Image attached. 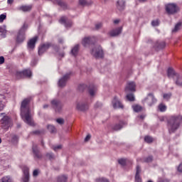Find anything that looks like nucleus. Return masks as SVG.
Masks as SVG:
<instances>
[{
	"instance_id": "44",
	"label": "nucleus",
	"mask_w": 182,
	"mask_h": 182,
	"mask_svg": "<svg viewBox=\"0 0 182 182\" xmlns=\"http://www.w3.org/2000/svg\"><path fill=\"white\" fill-rule=\"evenodd\" d=\"M144 141H146V143L150 144L153 141V137L150 136H146L144 137Z\"/></svg>"
},
{
	"instance_id": "53",
	"label": "nucleus",
	"mask_w": 182,
	"mask_h": 182,
	"mask_svg": "<svg viewBox=\"0 0 182 182\" xmlns=\"http://www.w3.org/2000/svg\"><path fill=\"white\" fill-rule=\"evenodd\" d=\"M60 149H62V145H58L54 146L53 150H54V151H58V150H60Z\"/></svg>"
},
{
	"instance_id": "45",
	"label": "nucleus",
	"mask_w": 182,
	"mask_h": 182,
	"mask_svg": "<svg viewBox=\"0 0 182 182\" xmlns=\"http://www.w3.org/2000/svg\"><path fill=\"white\" fill-rule=\"evenodd\" d=\"M159 109L160 112H166L167 110V107L163 104L159 105Z\"/></svg>"
},
{
	"instance_id": "11",
	"label": "nucleus",
	"mask_w": 182,
	"mask_h": 182,
	"mask_svg": "<svg viewBox=\"0 0 182 182\" xmlns=\"http://www.w3.org/2000/svg\"><path fill=\"white\" fill-rule=\"evenodd\" d=\"M156 102H157V99H156V97H154V95H153V93H149L147 95V97H146L143 100V103H146V105H148V106H151Z\"/></svg>"
},
{
	"instance_id": "63",
	"label": "nucleus",
	"mask_w": 182,
	"mask_h": 182,
	"mask_svg": "<svg viewBox=\"0 0 182 182\" xmlns=\"http://www.w3.org/2000/svg\"><path fill=\"white\" fill-rule=\"evenodd\" d=\"M7 3L9 4H14V0H7Z\"/></svg>"
},
{
	"instance_id": "59",
	"label": "nucleus",
	"mask_w": 182,
	"mask_h": 182,
	"mask_svg": "<svg viewBox=\"0 0 182 182\" xmlns=\"http://www.w3.org/2000/svg\"><path fill=\"white\" fill-rule=\"evenodd\" d=\"M90 134H88L86 136V137L85 138V141H89V140H90Z\"/></svg>"
},
{
	"instance_id": "38",
	"label": "nucleus",
	"mask_w": 182,
	"mask_h": 182,
	"mask_svg": "<svg viewBox=\"0 0 182 182\" xmlns=\"http://www.w3.org/2000/svg\"><path fill=\"white\" fill-rule=\"evenodd\" d=\"M154 159L153 156L150 155L148 157L144 158V163H151Z\"/></svg>"
},
{
	"instance_id": "13",
	"label": "nucleus",
	"mask_w": 182,
	"mask_h": 182,
	"mask_svg": "<svg viewBox=\"0 0 182 182\" xmlns=\"http://www.w3.org/2000/svg\"><path fill=\"white\" fill-rule=\"evenodd\" d=\"M76 109L79 112H86L89 109V105H87V103L80 102L77 103Z\"/></svg>"
},
{
	"instance_id": "4",
	"label": "nucleus",
	"mask_w": 182,
	"mask_h": 182,
	"mask_svg": "<svg viewBox=\"0 0 182 182\" xmlns=\"http://www.w3.org/2000/svg\"><path fill=\"white\" fill-rule=\"evenodd\" d=\"M1 116H3L0 120L1 127L3 128L4 130H8L9 127H11L12 123L11 117H9L8 115H5V113H1Z\"/></svg>"
},
{
	"instance_id": "21",
	"label": "nucleus",
	"mask_w": 182,
	"mask_h": 182,
	"mask_svg": "<svg viewBox=\"0 0 182 182\" xmlns=\"http://www.w3.org/2000/svg\"><path fill=\"white\" fill-rule=\"evenodd\" d=\"M173 80L176 86L182 87V76L180 75V73L176 77H173Z\"/></svg>"
},
{
	"instance_id": "28",
	"label": "nucleus",
	"mask_w": 182,
	"mask_h": 182,
	"mask_svg": "<svg viewBox=\"0 0 182 182\" xmlns=\"http://www.w3.org/2000/svg\"><path fill=\"white\" fill-rule=\"evenodd\" d=\"M124 125V122L123 121H120L119 124H116L112 127V130H114L115 132L122 130V129H123Z\"/></svg>"
},
{
	"instance_id": "5",
	"label": "nucleus",
	"mask_w": 182,
	"mask_h": 182,
	"mask_svg": "<svg viewBox=\"0 0 182 182\" xmlns=\"http://www.w3.org/2000/svg\"><path fill=\"white\" fill-rule=\"evenodd\" d=\"M49 48H53L55 50H58L59 49V47H58V46L55 44H52L51 43H46L39 47L38 55H43V53H45V51L48 50Z\"/></svg>"
},
{
	"instance_id": "3",
	"label": "nucleus",
	"mask_w": 182,
	"mask_h": 182,
	"mask_svg": "<svg viewBox=\"0 0 182 182\" xmlns=\"http://www.w3.org/2000/svg\"><path fill=\"white\" fill-rule=\"evenodd\" d=\"M27 29H28V24L24 23V24L19 29L17 33V36L16 39V43H23V41H25L26 39L25 33Z\"/></svg>"
},
{
	"instance_id": "19",
	"label": "nucleus",
	"mask_w": 182,
	"mask_h": 182,
	"mask_svg": "<svg viewBox=\"0 0 182 182\" xmlns=\"http://www.w3.org/2000/svg\"><path fill=\"white\" fill-rule=\"evenodd\" d=\"M59 22L63 23L65 28H71L72 25H73L72 21L66 19V17H61Z\"/></svg>"
},
{
	"instance_id": "12",
	"label": "nucleus",
	"mask_w": 182,
	"mask_h": 182,
	"mask_svg": "<svg viewBox=\"0 0 182 182\" xmlns=\"http://www.w3.org/2000/svg\"><path fill=\"white\" fill-rule=\"evenodd\" d=\"M53 4L54 5H58V6H60L63 11L70 9V7L68 3H66V1H63V0H53Z\"/></svg>"
},
{
	"instance_id": "60",
	"label": "nucleus",
	"mask_w": 182,
	"mask_h": 182,
	"mask_svg": "<svg viewBox=\"0 0 182 182\" xmlns=\"http://www.w3.org/2000/svg\"><path fill=\"white\" fill-rule=\"evenodd\" d=\"M178 171L180 173H182V163L178 166Z\"/></svg>"
},
{
	"instance_id": "61",
	"label": "nucleus",
	"mask_w": 182,
	"mask_h": 182,
	"mask_svg": "<svg viewBox=\"0 0 182 182\" xmlns=\"http://www.w3.org/2000/svg\"><path fill=\"white\" fill-rule=\"evenodd\" d=\"M59 56H60L61 58H65V52L59 53Z\"/></svg>"
},
{
	"instance_id": "55",
	"label": "nucleus",
	"mask_w": 182,
	"mask_h": 182,
	"mask_svg": "<svg viewBox=\"0 0 182 182\" xmlns=\"http://www.w3.org/2000/svg\"><path fill=\"white\" fill-rule=\"evenodd\" d=\"M39 174V171L38 169H35L33 172V177H36Z\"/></svg>"
},
{
	"instance_id": "33",
	"label": "nucleus",
	"mask_w": 182,
	"mask_h": 182,
	"mask_svg": "<svg viewBox=\"0 0 182 182\" xmlns=\"http://www.w3.org/2000/svg\"><path fill=\"white\" fill-rule=\"evenodd\" d=\"M0 33L2 38H6V26L0 27Z\"/></svg>"
},
{
	"instance_id": "62",
	"label": "nucleus",
	"mask_w": 182,
	"mask_h": 182,
	"mask_svg": "<svg viewBox=\"0 0 182 182\" xmlns=\"http://www.w3.org/2000/svg\"><path fill=\"white\" fill-rule=\"evenodd\" d=\"M58 43L63 44V38H58Z\"/></svg>"
},
{
	"instance_id": "16",
	"label": "nucleus",
	"mask_w": 182,
	"mask_h": 182,
	"mask_svg": "<svg viewBox=\"0 0 182 182\" xmlns=\"http://www.w3.org/2000/svg\"><path fill=\"white\" fill-rule=\"evenodd\" d=\"M122 31H123L122 27H118V28L109 31V33L112 38H114L115 36H119V35H120V33H122Z\"/></svg>"
},
{
	"instance_id": "18",
	"label": "nucleus",
	"mask_w": 182,
	"mask_h": 182,
	"mask_svg": "<svg viewBox=\"0 0 182 182\" xmlns=\"http://www.w3.org/2000/svg\"><path fill=\"white\" fill-rule=\"evenodd\" d=\"M125 92L127 93L129 92H136V83L134 82H128L125 87Z\"/></svg>"
},
{
	"instance_id": "34",
	"label": "nucleus",
	"mask_w": 182,
	"mask_h": 182,
	"mask_svg": "<svg viewBox=\"0 0 182 182\" xmlns=\"http://www.w3.org/2000/svg\"><path fill=\"white\" fill-rule=\"evenodd\" d=\"M57 182H68V176L63 175L58 178Z\"/></svg>"
},
{
	"instance_id": "64",
	"label": "nucleus",
	"mask_w": 182,
	"mask_h": 182,
	"mask_svg": "<svg viewBox=\"0 0 182 182\" xmlns=\"http://www.w3.org/2000/svg\"><path fill=\"white\" fill-rule=\"evenodd\" d=\"M119 22H120L119 20H114V23H115V24L119 23Z\"/></svg>"
},
{
	"instance_id": "50",
	"label": "nucleus",
	"mask_w": 182,
	"mask_h": 182,
	"mask_svg": "<svg viewBox=\"0 0 182 182\" xmlns=\"http://www.w3.org/2000/svg\"><path fill=\"white\" fill-rule=\"evenodd\" d=\"M57 123H58V124H65V119H63V118H58L56 119Z\"/></svg>"
},
{
	"instance_id": "58",
	"label": "nucleus",
	"mask_w": 182,
	"mask_h": 182,
	"mask_svg": "<svg viewBox=\"0 0 182 182\" xmlns=\"http://www.w3.org/2000/svg\"><path fill=\"white\" fill-rule=\"evenodd\" d=\"M5 105H4V102L2 101H0V112L2 111L3 109H4Z\"/></svg>"
},
{
	"instance_id": "46",
	"label": "nucleus",
	"mask_w": 182,
	"mask_h": 182,
	"mask_svg": "<svg viewBox=\"0 0 182 182\" xmlns=\"http://www.w3.org/2000/svg\"><path fill=\"white\" fill-rule=\"evenodd\" d=\"M163 97H164V99H165V100H170V99L171 97V92H169L167 94H164Z\"/></svg>"
},
{
	"instance_id": "42",
	"label": "nucleus",
	"mask_w": 182,
	"mask_h": 182,
	"mask_svg": "<svg viewBox=\"0 0 182 182\" xmlns=\"http://www.w3.org/2000/svg\"><path fill=\"white\" fill-rule=\"evenodd\" d=\"M118 163L119 164H120L121 166H126V163H127V159H120L118 160Z\"/></svg>"
},
{
	"instance_id": "2",
	"label": "nucleus",
	"mask_w": 182,
	"mask_h": 182,
	"mask_svg": "<svg viewBox=\"0 0 182 182\" xmlns=\"http://www.w3.org/2000/svg\"><path fill=\"white\" fill-rule=\"evenodd\" d=\"M182 122L181 115H172L167 120V127L169 134L176 133V130H178L180 124Z\"/></svg>"
},
{
	"instance_id": "49",
	"label": "nucleus",
	"mask_w": 182,
	"mask_h": 182,
	"mask_svg": "<svg viewBox=\"0 0 182 182\" xmlns=\"http://www.w3.org/2000/svg\"><path fill=\"white\" fill-rule=\"evenodd\" d=\"M96 182H109V181L106 178H100L96 179Z\"/></svg>"
},
{
	"instance_id": "29",
	"label": "nucleus",
	"mask_w": 182,
	"mask_h": 182,
	"mask_svg": "<svg viewBox=\"0 0 182 182\" xmlns=\"http://www.w3.org/2000/svg\"><path fill=\"white\" fill-rule=\"evenodd\" d=\"M88 93L90 96H95V93H96V87L95 85H90L88 87Z\"/></svg>"
},
{
	"instance_id": "39",
	"label": "nucleus",
	"mask_w": 182,
	"mask_h": 182,
	"mask_svg": "<svg viewBox=\"0 0 182 182\" xmlns=\"http://www.w3.org/2000/svg\"><path fill=\"white\" fill-rule=\"evenodd\" d=\"M134 111H135L136 113H139V112H141L143 109V107L140 105H134L133 106Z\"/></svg>"
},
{
	"instance_id": "30",
	"label": "nucleus",
	"mask_w": 182,
	"mask_h": 182,
	"mask_svg": "<svg viewBox=\"0 0 182 182\" xmlns=\"http://www.w3.org/2000/svg\"><path fill=\"white\" fill-rule=\"evenodd\" d=\"M182 28V22L179 21L175 25L174 28L172 30L173 33H176V32H178Z\"/></svg>"
},
{
	"instance_id": "8",
	"label": "nucleus",
	"mask_w": 182,
	"mask_h": 182,
	"mask_svg": "<svg viewBox=\"0 0 182 182\" xmlns=\"http://www.w3.org/2000/svg\"><path fill=\"white\" fill-rule=\"evenodd\" d=\"M52 107L55 110L56 112L60 113L62 110V107H63V104L60 100L58 99L52 100L51 102Z\"/></svg>"
},
{
	"instance_id": "1",
	"label": "nucleus",
	"mask_w": 182,
	"mask_h": 182,
	"mask_svg": "<svg viewBox=\"0 0 182 182\" xmlns=\"http://www.w3.org/2000/svg\"><path fill=\"white\" fill-rule=\"evenodd\" d=\"M29 103H31V97L24 99L21 105V116L23 119L25 123L29 126H34L32 117H31V109L29 108Z\"/></svg>"
},
{
	"instance_id": "10",
	"label": "nucleus",
	"mask_w": 182,
	"mask_h": 182,
	"mask_svg": "<svg viewBox=\"0 0 182 182\" xmlns=\"http://www.w3.org/2000/svg\"><path fill=\"white\" fill-rule=\"evenodd\" d=\"M70 76H72V72L68 73L65 75H64L63 77H61L58 80L59 87H65V86H66V83H68V80L70 79Z\"/></svg>"
},
{
	"instance_id": "52",
	"label": "nucleus",
	"mask_w": 182,
	"mask_h": 182,
	"mask_svg": "<svg viewBox=\"0 0 182 182\" xmlns=\"http://www.w3.org/2000/svg\"><path fill=\"white\" fill-rule=\"evenodd\" d=\"M18 140V136L13 135L11 137V141L12 143H16V141Z\"/></svg>"
},
{
	"instance_id": "6",
	"label": "nucleus",
	"mask_w": 182,
	"mask_h": 182,
	"mask_svg": "<svg viewBox=\"0 0 182 182\" xmlns=\"http://www.w3.org/2000/svg\"><path fill=\"white\" fill-rule=\"evenodd\" d=\"M90 53L96 59L103 58V49L100 46H95L90 51Z\"/></svg>"
},
{
	"instance_id": "32",
	"label": "nucleus",
	"mask_w": 182,
	"mask_h": 182,
	"mask_svg": "<svg viewBox=\"0 0 182 182\" xmlns=\"http://www.w3.org/2000/svg\"><path fill=\"white\" fill-rule=\"evenodd\" d=\"M20 10L23 11V12H29V11H32V6L31 5L21 6L20 7Z\"/></svg>"
},
{
	"instance_id": "54",
	"label": "nucleus",
	"mask_w": 182,
	"mask_h": 182,
	"mask_svg": "<svg viewBox=\"0 0 182 182\" xmlns=\"http://www.w3.org/2000/svg\"><path fill=\"white\" fill-rule=\"evenodd\" d=\"M37 63H38V60H36V58H34L31 61V66H36Z\"/></svg>"
},
{
	"instance_id": "35",
	"label": "nucleus",
	"mask_w": 182,
	"mask_h": 182,
	"mask_svg": "<svg viewBox=\"0 0 182 182\" xmlns=\"http://www.w3.org/2000/svg\"><path fill=\"white\" fill-rule=\"evenodd\" d=\"M48 130L50 132V133H56V127L52 124H48L47 126Z\"/></svg>"
},
{
	"instance_id": "23",
	"label": "nucleus",
	"mask_w": 182,
	"mask_h": 182,
	"mask_svg": "<svg viewBox=\"0 0 182 182\" xmlns=\"http://www.w3.org/2000/svg\"><path fill=\"white\" fill-rule=\"evenodd\" d=\"M36 42H38V36H35L33 38L30 39L28 42V48L30 49H34L35 45H36Z\"/></svg>"
},
{
	"instance_id": "7",
	"label": "nucleus",
	"mask_w": 182,
	"mask_h": 182,
	"mask_svg": "<svg viewBox=\"0 0 182 182\" xmlns=\"http://www.w3.org/2000/svg\"><path fill=\"white\" fill-rule=\"evenodd\" d=\"M32 71L31 70H24L23 71H17L16 73V77L17 79H23V77H31Z\"/></svg>"
},
{
	"instance_id": "37",
	"label": "nucleus",
	"mask_w": 182,
	"mask_h": 182,
	"mask_svg": "<svg viewBox=\"0 0 182 182\" xmlns=\"http://www.w3.org/2000/svg\"><path fill=\"white\" fill-rule=\"evenodd\" d=\"M127 99L129 102H134V100H135L134 94L129 93V94L127 95Z\"/></svg>"
},
{
	"instance_id": "57",
	"label": "nucleus",
	"mask_w": 182,
	"mask_h": 182,
	"mask_svg": "<svg viewBox=\"0 0 182 182\" xmlns=\"http://www.w3.org/2000/svg\"><path fill=\"white\" fill-rule=\"evenodd\" d=\"M95 109H97L99 107H102V103L97 102L95 105Z\"/></svg>"
},
{
	"instance_id": "31",
	"label": "nucleus",
	"mask_w": 182,
	"mask_h": 182,
	"mask_svg": "<svg viewBox=\"0 0 182 182\" xmlns=\"http://www.w3.org/2000/svg\"><path fill=\"white\" fill-rule=\"evenodd\" d=\"M79 4L81 6H88L89 5H92V1L91 0H79Z\"/></svg>"
},
{
	"instance_id": "26",
	"label": "nucleus",
	"mask_w": 182,
	"mask_h": 182,
	"mask_svg": "<svg viewBox=\"0 0 182 182\" xmlns=\"http://www.w3.org/2000/svg\"><path fill=\"white\" fill-rule=\"evenodd\" d=\"M80 49V46L79 44L75 45L70 51V54L74 56V58H76L77 56V53H79V50Z\"/></svg>"
},
{
	"instance_id": "24",
	"label": "nucleus",
	"mask_w": 182,
	"mask_h": 182,
	"mask_svg": "<svg viewBox=\"0 0 182 182\" xmlns=\"http://www.w3.org/2000/svg\"><path fill=\"white\" fill-rule=\"evenodd\" d=\"M33 153L34 154V157H36V159H42V154H41L39 149H38V145H33Z\"/></svg>"
},
{
	"instance_id": "56",
	"label": "nucleus",
	"mask_w": 182,
	"mask_h": 182,
	"mask_svg": "<svg viewBox=\"0 0 182 182\" xmlns=\"http://www.w3.org/2000/svg\"><path fill=\"white\" fill-rule=\"evenodd\" d=\"M3 63H5V58L0 56V65H3Z\"/></svg>"
},
{
	"instance_id": "15",
	"label": "nucleus",
	"mask_w": 182,
	"mask_h": 182,
	"mask_svg": "<svg viewBox=\"0 0 182 182\" xmlns=\"http://www.w3.org/2000/svg\"><path fill=\"white\" fill-rule=\"evenodd\" d=\"M112 106L114 109H123V104L119 100L117 97H114L112 100Z\"/></svg>"
},
{
	"instance_id": "36",
	"label": "nucleus",
	"mask_w": 182,
	"mask_h": 182,
	"mask_svg": "<svg viewBox=\"0 0 182 182\" xmlns=\"http://www.w3.org/2000/svg\"><path fill=\"white\" fill-rule=\"evenodd\" d=\"M31 134H36L37 136H40V134H45V129L33 131L31 132Z\"/></svg>"
},
{
	"instance_id": "48",
	"label": "nucleus",
	"mask_w": 182,
	"mask_h": 182,
	"mask_svg": "<svg viewBox=\"0 0 182 182\" xmlns=\"http://www.w3.org/2000/svg\"><path fill=\"white\" fill-rule=\"evenodd\" d=\"M5 19H6V14H3L0 15V23H2V22H4V21H5Z\"/></svg>"
},
{
	"instance_id": "9",
	"label": "nucleus",
	"mask_w": 182,
	"mask_h": 182,
	"mask_svg": "<svg viewBox=\"0 0 182 182\" xmlns=\"http://www.w3.org/2000/svg\"><path fill=\"white\" fill-rule=\"evenodd\" d=\"M165 8L168 15H174V14H177L178 11V8L176 4H166Z\"/></svg>"
},
{
	"instance_id": "40",
	"label": "nucleus",
	"mask_w": 182,
	"mask_h": 182,
	"mask_svg": "<svg viewBox=\"0 0 182 182\" xmlns=\"http://www.w3.org/2000/svg\"><path fill=\"white\" fill-rule=\"evenodd\" d=\"M87 88V85H86L85 84H80L78 86V90H80V92H84L85 89Z\"/></svg>"
},
{
	"instance_id": "43",
	"label": "nucleus",
	"mask_w": 182,
	"mask_h": 182,
	"mask_svg": "<svg viewBox=\"0 0 182 182\" xmlns=\"http://www.w3.org/2000/svg\"><path fill=\"white\" fill-rule=\"evenodd\" d=\"M1 182H12L11 176H4L1 178Z\"/></svg>"
},
{
	"instance_id": "22",
	"label": "nucleus",
	"mask_w": 182,
	"mask_h": 182,
	"mask_svg": "<svg viewBox=\"0 0 182 182\" xmlns=\"http://www.w3.org/2000/svg\"><path fill=\"white\" fill-rule=\"evenodd\" d=\"M141 173V168H140V166L137 165L136 168V174H135L136 182H142L141 177H140Z\"/></svg>"
},
{
	"instance_id": "51",
	"label": "nucleus",
	"mask_w": 182,
	"mask_h": 182,
	"mask_svg": "<svg viewBox=\"0 0 182 182\" xmlns=\"http://www.w3.org/2000/svg\"><path fill=\"white\" fill-rule=\"evenodd\" d=\"M102 26H103V24L102 23H97V24H95V29L97 31H99V29H100Z\"/></svg>"
},
{
	"instance_id": "47",
	"label": "nucleus",
	"mask_w": 182,
	"mask_h": 182,
	"mask_svg": "<svg viewBox=\"0 0 182 182\" xmlns=\"http://www.w3.org/2000/svg\"><path fill=\"white\" fill-rule=\"evenodd\" d=\"M152 26H159L160 25V21L159 19L154 20L151 21Z\"/></svg>"
},
{
	"instance_id": "27",
	"label": "nucleus",
	"mask_w": 182,
	"mask_h": 182,
	"mask_svg": "<svg viewBox=\"0 0 182 182\" xmlns=\"http://www.w3.org/2000/svg\"><path fill=\"white\" fill-rule=\"evenodd\" d=\"M125 6H126V1H124V0H119L117 2V9H119V11H123Z\"/></svg>"
},
{
	"instance_id": "41",
	"label": "nucleus",
	"mask_w": 182,
	"mask_h": 182,
	"mask_svg": "<svg viewBox=\"0 0 182 182\" xmlns=\"http://www.w3.org/2000/svg\"><path fill=\"white\" fill-rule=\"evenodd\" d=\"M46 156L50 161L55 160V154H53V153H47Z\"/></svg>"
},
{
	"instance_id": "20",
	"label": "nucleus",
	"mask_w": 182,
	"mask_h": 182,
	"mask_svg": "<svg viewBox=\"0 0 182 182\" xmlns=\"http://www.w3.org/2000/svg\"><path fill=\"white\" fill-rule=\"evenodd\" d=\"M179 73L176 72V70H174V69H173V68H168L167 70V76L169 79H171V77L173 78V80L174 79V77H176Z\"/></svg>"
},
{
	"instance_id": "25",
	"label": "nucleus",
	"mask_w": 182,
	"mask_h": 182,
	"mask_svg": "<svg viewBox=\"0 0 182 182\" xmlns=\"http://www.w3.org/2000/svg\"><path fill=\"white\" fill-rule=\"evenodd\" d=\"M154 48L156 50H161L166 48V42L164 41H157L155 43Z\"/></svg>"
},
{
	"instance_id": "14",
	"label": "nucleus",
	"mask_w": 182,
	"mask_h": 182,
	"mask_svg": "<svg viewBox=\"0 0 182 182\" xmlns=\"http://www.w3.org/2000/svg\"><path fill=\"white\" fill-rule=\"evenodd\" d=\"M23 177L22 181L23 182H29L30 175H29V168L28 166H24L23 168Z\"/></svg>"
},
{
	"instance_id": "17",
	"label": "nucleus",
	"mask_w": 182,
	"mask_h": 182,
	"mask_svg": "<svg viewBox=\"0 0 182 182\" xmlns=\"http://www.w3.org/2000/svg\"><path fill=\"white\" fill-rule=\"evenodd\" d=\"M94 44H95V42H93V38H92L91 37L85 38L82 41V45L85 48H87V46H90V45H94Z\"/></svg>"
}]
</instances>
